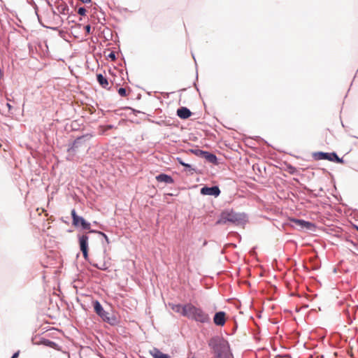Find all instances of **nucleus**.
Here are the masks:
<instances>
[{
  "mask_svg": "<svg viewBox=\"0 0 358 358\" xmlns=\"http://www.w3.org/2000/svg\"><path fill=\"white\" fill-rule=\"evenodd\" d=\"M108 57L110 58L112 60H115V55L114 52H110L109 55H108Z\"/></svg>",
  "mask_w": 358,
  "mask_h": 358,
  "instance_id": "26",
  "label": "nucleus"
},
{
  "mask_svg": "<svg viewBox=\"0 0 358 358\" xmlns=\"http://www.w3.org/2000/svg\"><path fill=\"white\" fill-rule=\"evenodd\" d=\"M71 216L73 219L72 224L73 226L76 227L81 226L83 229H90V224L85 221L83 217L78 216L74 209L71 210Z\"/></svg>",
  "mask_w": 358,
  "mask_h": 358,
  "instance_id": "5",
  "label": "nucleus"
},
{
  "mask_svg": "<svg viewBox=\"0 0 358 358\" xmlns=\"http://www.w3.org/2000/svg\"><path fill=\"white\" fill-rule=\"evenodd\" d=\"M133 112L138 113V112H140V111H139V110H133Z\"/></svg>",
  "mask_w": 358,
  "mask_h": 358,
  "instance_id": "31",
  "label": "nucleus"
},
{
  "mask_svg": "<svg viewBox=\"0 0 358 358\" xmlns=\"http://www.w3.org/2000/svg\"><path fill=\"white\" fill-rule=\"evenodd\" d=\"M171 309L178 313H180L182 316L185 317V310L187 308V303L185 305L181 304H170Z\"/></svg>",
  "mask_w": 358,
  "mask_h": 358,
  "instance_id": "11",
  "label": "nucleus"
},
{
  "mask_svg": "<svg viewBox=\"0 0 358 358\" xmlns=\"http://www.w3.org/2000/svg\"><path fill=\"white\" fill-rule=\"evenodd\" d=\"M80 1L84 3H89L91 2V0H80Z\"/></svg>",
  "mask_w": 358,
  "mask_h": 358,
  "instance_id": "29",
  "label": "nucleus"
},
{
  "mask_svg": "<svg viewBox=\"0 0 358 358\" xmlns=\"http://www.w3.org/2000/svg\"><path fill=\"white\" fill-rule=\"evenodd\" d=\"M192 113H177V115L181 118V119H187L189 118Z\"/></svg>",
  "mask_w": 358,
  "mask_h": 358,
  "instance_id": "18",
  "label": "nucleus"
},
{
  "mask_svg": "<svg viewBox=\"0 0 358 358\" xmlns=\"http://www.w3.org/2000/svg\"><path fill=\"white\" fill-rule=\"evenodd\" d=\"M332 158L334 159V161H336L337 162H342V159H341L336 153L333 152L331 153Z\"/></svg>",
  "mask_w": 358,
  "mask_h": 358,
  "instance_id": "23",
  "label": "nucleus"
},
{
  "mask_svg": "<svg viewBox=\"0 0 358 358\" xmlns=\"http://www.w3.org/2000/svg\"><path fill=\"white\" fill-rule=\"evenodd\" d=\"M176 112H191L189 109L186 107H180L177 109Z\"/></svg>",
  "mask_w": 358,
  "mask_h": 358,
  "instance_id": "24",
  "label": "nucleus"
},
{
  "mask_svg": "<svg viewBox=\"0 0 358 358\" xmlns=\"http://www.w3.org/2000/svg\"><path fill=\"white\" fill-rule=\"evenodd\" d=\"M215 352L217 354L216 358H232L228 343L225 341L220 342L217 345Z\"/></svg>",
  "mask_w": 358,
  "mask_h": 358,
  "instance_id": "4",
  "label": "nucleus"
},
{
  "mask_svg": "<svg viewBox=\"0 0 358 358\" xmlns=\"http://www.w3.org/2000/svg\"><path fill=\"white\" fill-rule=\"evenodd\" d=\"M243 219V215L235 213L233 210H224L221 215L220 219L216 222L217 224H226L227 222L238 223Z\"/></svg>",
  "mask_w": 358,
  "mask_h": 358,
  "instance_id": "2",
  "label": "nucleus"
},
{
  "mask_svg": "<svg viewBox=\"0 0 358 358\" xmlns=\"http://www.w3.org/2000/svg\"><path fill=\"white\" fill-rule=\"evenodd\" d=\"M185 317L197 323L208 324L210 322V315L201 307L192 303H187Z\"/></svg>",
  "mask_w": 358,
  "mask_h": 358,
  "instance_id": "1",
  "label": "nucleus"
},
{
  "mask_svg": "<svg viewBox=\"0 0 358 358\" xmlns=\"http://www.w3.org/2000/svg\"><path fill=\"white\" fill-rule=\"evenodd\" d=\"M90 136L86 135L77 138L73 143L71 148H69V151H73L76 148H78L85 141V138L90 139Z\"/></svg>",
  "mask_w": 358,
  "mask_h": 358,
  "instance_id": "10",
  "label": "nucleus"
},
{
  "mask_svg": "<svg viewBox=\"0 0 358 358\" xmlns=\"http://www.w3.org/2000/svg\"><path fill=\"white\" fill-rule=\"evenodd\" d=\"M201 194L203 195H210L217 197L220 195V190L217 186L210 187H203L201 189Z\"/></svg>",
  "mask_w": 358,
  "mask_h": 358,
  "instance_id": "8",
  "label": "nucleus"
},
{
  "mask_svg": "<svg viewBox=\"0 0 358 358\" xmlns=\"http://www.w3.org/2000/svg\"><path fill=\"white\" fill-rule=\"evenodd\" d=\"M90 29H91V28H90V25H87V26H85V29H86V31H87V32H88V33H89V32L90 31Z\"/></svg>",
  "mask_w": 358,
  "mask_h": 358,
  "instance_id": "28",
  "label": "nucleus"
},
{
  "mask_svg": "<svg viewBox=\"0 0 358 358\" xmlns=\"http://www.w3.org/2000/svg\"><path fill=\"white\" fill-rule=\"evenodd\" d=\"M291 222L294 224L295 227L301 229L314 230L315 226L313 223L299 219H292Z\"/></svg>",
  "mask_w": 358,
  "mask_h": 358,
  "instance_id": "6",
  "label": "nucleus"
},
{
  "mask_svg": "<svg viewBox=\"0 0 358 358\" xmlns=\"http://www.w3.org/2000/svg\"><path fill=\"white\" fill-rule=\"evenodd\" d=\"M118 94L121 96H125L127 95V91L123 87H120L118 89Z\"/></svg>",
  "mask_w": 358,
  "mask_h": 358,
  "instance_id": "19",
  "label": "nucleus"
},
{
  "mask_svg": "<svg viewBox=\"0 0 358 358\" xmlns=\"http://www.w3.org/2000/svg\"><path fill=\"white\" fill-rule=\"evenodd\" d=\"M192 358H194V357H192Z\"/></svg>",
  "mask_w": 358,
  "mask_h": 358,
  "instance_id": "32",
  "label": "nucleus"
},
{
  "mask_svg": "<svg viewBox=\"0 0 358 358\" xmlns=\"http://www.w3.org/2000/svg\"><path fill=\"white\" fill-rule=\"evenodd\" d=\"M288 172L291 174H294L296 172V169L291 165L287 166Z\"/></svg>",
  "mask_w": 358,
  "mask_h": 358,
  "instance_id": "20",
  "label": "nucleus"
},
{
  "mask_svg": "<svg viewBox=\"0 0 358 358\" xmlns=\"http://www.w3.org/2000/svg\"><path fill=\"white\" fill-rule=\"evenodd\" d=\"M78 13L80 15H85L86 13V9L84 7H80L78 9Z\"/></svg>",
  "mask_w": 358,
  "mask_h": 358,
  "instance_id": "21",
  "label": "nucleus"
},
{
  "mask_svg": "<svg viewBox=\"0 0 358 358\" xmlns=\"http://www.w3.org/2000/svg\"><path fill=\"white\" fill-rule=\"evenodd\" d=\"M173 124V123H171V122H170V121H169V122H164V124H166V125H171V124Z\"/></svg>",
  "mask_w": 358,
  "mask_h": 358,
  "instance_id": "30",
  "label": "nucleus"
},
{
  "mask_svg": "<svg viewBox=\"0 0 358 358\" xmlns=\"http://www.w3.org/2000/svg\"><path fill=\"white\" fill-rule=\"evenodd\" d=\"M156 180L158 182H164L165 183L171 184L173 182V178L166 174H159L156 176Z\"/></svg>",
  "mask_w": 358,
  "mask_h": 358,
  "instance_id": "12",
  "label": "nucleus"
},
{
  "mask_svg": "<svg viewBox=\"0 0 358 358\" xmlns=\"http://www.w3.org/2000/svg\"><path fill=\"white\" fill-rule=\"evenodd\" d=\"M93 304L95 313L103 320V321L112 325L117 323L116 317L113 315H110V313L105 311L98 301H94Z\"/></svg>",
  "mask_w": 358,
  "mask_h": 358,
  "instance_id": "3",
  "label": "nucleus"
},
{
  "mask_svg": "<svg viewBox=\"0 0 358 358\" xmlns=\"http://www.w3.org/2000/svg\"><path fill=\"white\" fill-rule=\"evenodd\" d=\"M19 353H20L19 351L14 353V355H13V357L11 358H17L19 356Z\"/></svg>",
  "mask_w": 358,
  "mask_h": 358,
  "instance_id": "27",
  "label": "nucleus"
},
{
  "mask_svg": "<svg viewBox=\"0 0 358 358\" xmlns=\"http://www.w3.org/2000/svg\"><path fill=\"white\" fill-rule=\"evenodd\" d=\"M177 160L178 161V162L182 165L183 166H185V167H188L189 168L190 167V165L188 164H185V162H182V160L180 159V158H178Z\"/></svg>",
  "mask_w": 358,
  "mask_h": 358,
  "instance_id": "25",
  "label": "nucleus"
},
{
  "mask_svg": "<svg viewBox=\"0 0 358 358\" xmlns=\"http://www.w3.org/2000/svg\"><path fill=\"white\" fill-rule=\"evenodd\" d=\"M150 354L154 358H170V357L168 355L164 354L157 348H154L150 352Z\"/></svg>",
  "mask_w": 358,
  "mask_h": 358,
  "instance_id": "14",
  "label": "nucleus"
},
{
  "mask_svg": "<svg viewBox=\"0 0 358 358\" xmlns=\"http://www.w3.org/2000/svg\"><path fill=\"white\" fill-rule=\"evenodd\" d=\"M206 158L211 163L215 164L217 162V157L215 155L206 152Z\"/></svg>",
  "mask_w": 358,
  "mask_h": 358,
  "instance_id": "16",
  "label": "nucleus"
},
{
  "mask_svg": "<svg viewBox=\"0 0 358 358\" xmlns=\"http://www.w3.org/2000/svg\"><path fill=\"white\" fill-rule=\"evenodd\" d=\"M88 241L89 237L87 235H82L79 237L80 248L85 259L88 258Z\"/></svg>",
  "mask_w": 358,
  "mask_h": 358,
  "instance_id": "7",
  "label": "nucleus"
},
{
  "mask_svg": "<svg viewBox=\"0 0 358 358\" xmlns=\"http://www.w3.org/2000/svg\"><path fill=\"white\" fill-rule=\"evenodd\" d=\"M213 322L217 326H224L226 322V313L223 311L216 313L213 317Z\"/></svg>",
  "mask_w": 358,
  "mask_h": 358,
  "instance_id": "9",
  "label": "nucleus"
},
{
  "mask_svg": "<svg viewBox=\"0 0 358 358\" xmlns=\"http://www.w3.org/2000/svg\"><path fill=\"white\" fill-rule=\"evenodd\" d=\"M113 128L112 125H108L106 127H100L101 134H103L107 129Z\"/></svg>",
  "mask_w": 358,
  "mask_h": 358,
  "instance_id": "22",
  "label": "nucleus"
},
{
  "mask_svg": "<svg viewBox=\"0 0 358 358\" xmlns=\"http://www.w3.org/2000/svg\"><path fill=\"white\" fill-rule=\"evenodd\" d=\"M96 79L100 85H101L103 87L106 88L108 86V80L102 74H97Z\"/></svg>",
  "mask_w": 358,
  "mask_h": 358,
  "instance_id": "15",
  "label": "nucleus"
},
{
  "mask_svg": "<svg viewBox=\"0 0 358 358\" xmlns=\"http://www.w3.org/2000/svg\"><path fill=\"white\" fill-rule=\"evenodd\" d=\"M93 266L100 270L106 271L108 269V266L106 262H103L101 264H94Z\"/></svg>",
  "mask_w": 358,
  "mask_h": 358,
  "instance_id": "17",
  "label": "nucleus"
},
{
  "mask_svg": "<svg viewBox=\"0 0 358 358\" xmlns=\"http://www.w3.org/2000/svg\"><path fill=\"white\" fill-rule=\"evenodd\" d=\"M315 157L316 159H327L329 161H334V159L332 158L331 153H327V152H317L315 154Z\"/></svg>",
  "mask_w": 358,
  "mask_h": 358,
  "instance_id": "13",
  "label": "nucleus"
}]
</instances>
